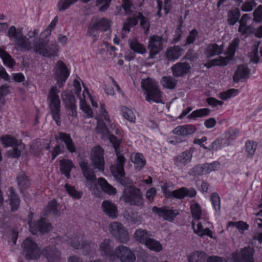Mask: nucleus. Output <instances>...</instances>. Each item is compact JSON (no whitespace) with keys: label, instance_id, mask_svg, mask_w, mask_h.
Returning a JSON list of instances; mask_svg holds the SVG:
<instances>
[{"label":"nucleus","instance_id":"f257e3e1","mask_svg":"<svg viewBox=\"0 0 262 262\" xmlns=\"http://www.w3.org/2000/svg\"><path fill=\"white\" fill-rule=\"evenodd\" d=\"M141 88L145 92L146 101L157 103L162 102V92L154 79L150 77L142 79Z\"/></svg>","mask_w":262,"mask_h":262},{"label":"nucleus","instance_id":"f03ea898","mask_svg":"<svg viewBox=\"0 0 262 262\" xmlns=\"http://www.w3.org/2000/svg\"><path fill=\"white\" fill-rule=\"evenodd\" d=\"M1 141L4 147H12V149L7 151L9 157L17 158L20 157L21 152L25 149V145L21 140L17 139L15 137L5 135L1 138Z\"/></svg>","mask_w":262,"mask_h":262},{"label":"nucleus","instance_id":"7ed1b4c3","mask_svg":"<svg viewBox=\"0 0 262 262\" xmlns=\"http://www.w3.org/2000/svg\"><path fill=\"white\" fill-rule=\"evenodd\" d=\"M8 36L16 46L23 50L29 51L32 48L31 42L26 36L24 35L23 28L11 26L8 29Z\"/></svg>","mask_w":262,"mask_h":262},{"label":"nucleus","instance_id":"20e7f679","mask_svg":"<svg viewBox=\"0 0 262 262\" xmlns=\"http://www.w3.org/2000/svg\"><path fill=\"white\" fill-rule=\"evenodd\" d=\"M59 92L60 91L56 86H53L50 90L48 96L50 112L53 119L58 125L60 123V101L58 95Z\"/></svg>","mask_w":262,"mask_h":262},{"label":"nucleus","instance_id":"39448f33","mask_svg":"<svg viewBox=\"0 0 262 262\" xmlns=\"http://www.w3.org/2000/svg\"><path fill=\"white\" fill-rule=\"evenodd\" d=\"M161 189L164 197L166 199L173 198L182 200L185 197L192 198L196 195V191L193 188L188 189L185 187H182L178 189L171 191L168 189V186L166 183L161 186Z\"/></svg>","mask_w":262,"mask_h":262},{"label":"nucleus","instance_id":"423d86ee","mask_svg":"<svg viewBox=\"0 0 262 262\" xmlns=\"http://www.w3.org/2000/svg\"><path fill=\"white\" fill-rule=\"evenodd\" d=\"M123 196L126 203L137 206L142 205L144 200L141 190L134 186H130L124 189Z\"/></svg>","mask_w":262,"mask_h":262},{"label":"nucleus","instance_id":"0eeeda50","mask_svg":"<svg viewBox=\"0 0 262 262\" xmlns=\"http://www.w3.org/2000/svg\"><path fill=\"white\" fill-rule=\"evenodd\" d=\"M104 150L99 145L94 146L91 150L90 159L93 167L99 171H103L104 169Z\"/></svg>","mask_w":262,"mask_h":262},{"label":"nucleus","instance_id":"6e6552de","mask_svg":"<svg viewBox=\"0 0 262 262\" xmlns=\"http://www.w3.org/2000/svg\"><path fill=\"white\" fill-rule=\"evenodd\" d=\"M33 48L36 53L47 57L56 56L58 51L56 43L47 45V42L43 40L34 42Z\"/></svg>","mask_w":262,"mask_h":262},{"label":"nucleus","instance_id":"1a4fd4ad","mask_svg":"<svg viewBox=\"0 0 262 262\" xmlns=\"http://www.w3.org/2000/svg\"><path fill=\"white\" fill-rule=\"evenodd\" d=\"M23 254L28 260H36L41 253L37 244L30 238H27L23 243Z\"/></svg>","mask_w":262,"mask_h":262},{"label":"nucleus","instance_id":"9d476101","mask_svg":"<svg viewBox=\"0 0 262 262\" xmlns=\"http://www.w3.org/2000/svg\"><path fill=\"white\" fill-rule=\"evenodd\" d=\"M109 230L112 235L119 242L125 244L129 240V236L127 230L118 222L112 223L109 227Z\"/></svg>","mask_w":262,"mask_h":262},{"label":"nucleus","instance_id":"9b49d317","mask_svg":"<svg viewBox=\"0 0 262 262\" xmlns=\"http://www.w3.org/2000/svg\"><path fill=\"white\" fill-rule=\"evenodd\" d=\"M114 243L109 239H104L100 245V251L102 256L110 261L116 259L118 246L114 249Z\"/></svg>","mask_w":262,"mask_h":262},{"label":"nucleus","instance_id":"f8f14e48","mask_svg":"<svg viewBox=\"0 0 262 262\" xmlns=\"http://www.w3.org/2000/svg\"><path fill=\"white\" fill-rule=\"evenodd\" d=\"M148 48L149 50L148 59H154L163 49L162 37L154 35L149 39Z\"/></svg>","mask_w":262,"mask_h":262},{"label":"nucleus","instance_id":"ddd939ff","mask_svg":"<svg viewBox=\"0 0 262 262\" xmlns=\"http://www.w3.org/2000/svg\"><path fill=\"white\" fill-rule=\"evenodd\" d=\"M47 262H60L61 251L54 245L46 246L40 252Z\"/></svg>","mask_w":262,"mask_h":262},{"label":"nucleus","instance_id":"4468645a","mask_svg":"<svg viewBox=\"0 0 262 262\" xmlns=\"http://www.w3.org/2000/svg\"><path fill=\"white\" fill-rule=\"evenodd\" d=\"M152 211L159 216L162 217L164 220L169 222H173L178 214L177 210L167 209L166 206H154L152 208Z\"/></svg>","mask_w":262,"mask_h":262},{"label":"nucleus","instance_id":"2eb2a0df","mask_svg":"<svg viewBox=\"0 0 262 262\" xmlns=\"http://www.w3.org/2000/svg\"><path fill=\"white\" fill-rule=\"evenodd\" d=\"M253 254V248L244 247L240 253L233 252L231 256L234 262H254Z\"/></svg>","mask_w":262,"mask_h":262},{"label":"nucleus","instance_id":"dca6fc26","mask_svg":"<svg viewBox=\"0 0 262 262\" xmlns=\"http://www.w3.org/2000/svg\"><path fill=\"white\" fill-rule=\"evenodd\" d=\"M55 70V79L59 87H61L69 75V71L64 63L61 61L57 62Z\"/></svg>","mask_w":262,"mask_h":262},{"label":"nucleus","instance_id":"f3484780","mask_svg":"<svg viewBox=\"0 0 262 262\" xmlns=\"http://www.w3.org/2000/svg\"><path fill=\"white\" fill-rule=\"evenodd\" d=\"M29 228L32 234H35L38 232L43 234L51 230L52 226L46 219L41 217L37 222L30 223Z\"/></svg>","mask_w":262,"mask_h":262},{"label":"nucleus","instance_id":"a211bd4d","mask_svg":"<svg viewBox=\"0 0 262 262\" xmlns=\"http://www.w3.org/2000/svg\"><path fill=\"white\" fill-rule=\"evenodd\" d=\"M62 100L66 107L70 109L69 114L72 116L77 115L76 111L75 100L71 91L65 90L61 95Z\"/></svg>","mask_w":262,"mask_h":262},{"label":"nucleus","instance_id":"6ab92c4d","mask_svg":"<svg viewBox=\"0 0 262 262\" xmlns=\"http://www.w3.org/2000/svg\"><path fill=\"white\" fill-rule=\"evenodd\" d=\"M170 69L174 77H183L190 72L191 66L187 62H178Z\"/></svg>","mask_w":262,"mask_h":262},{"label":"nucleus","instance_id":"aec40b11","mask_svg":"<svg viewBox=\"0 0 262 262\" xmlns=\"http://www.w3.org/2000/svg\"><path fill=\"white\" fill-rule=\"evenodd\" d=\"M117 254L116 259H119L121 262H134L136 260L134 253L125 246H118Z\"/></svg>","mask_w":262,"mask_h":262},{"label":"nucleus","instance_id":"412c9836","mask_svg":"<svg viewBox=\"0 0 262 262\" xmlns=\"http://www.w3.org/2000/svg\"><path fill=\"white\" fill-rule=\"evenodd\" d=\"M192 154L191 148L184 150L174 158V164L178 167L182 168L191 161Z\"/></svg>","mask_w":262,"mask_h":262},{"label":"nucleus","instance_id":"4be33fe9","mask_svg":"<svg viewBox=\"0 0 262 262\" xmlns=\"http://www.w3.org/2000/svg\"><path fill=\"white\" fill-rule=\"evenodd\" d=\"M196 128L192 124L180 125L175 127L172 131L174 135L185 137L194 133Z\"/></svg>","mask_w":262,"mask_h":262},{"label":"nucleus","instance_id":"5701e85b","mask_svg":"<svg viewBox=\"0 0 262 262\" xmlns=\"http://www.w3.org/2000/svg\"><path fill=\"white\" fill-rule=\"evenodd\" d=\"M46 148L50 149V143L45 140H37L34 141L30 146V152L35 156L41 155L42 150Z\"/></svg>","mask_w":262,"mask_h":262},{"label":"nucleus","instance_id":"b1692460","mask_svg":"<svg viewBox=\"0 0 262 262\" xmlns=\"http://www.w3.org/2000/svg\"><path fill=\"white\" fill-rule=\"evenodd\" d=\"M250 70L248 67L244 64H239L237 67L233 76V81L234 83H238L243 79L249 77Z\"/></svg>","mask_w":262,"mask_h":262},{"label":"nucleus","instance_id":"393cba45","mask_svg":"<svg viewBox=\"0 0 262 262\" xmlns=\"http://www.w3.org/2000/svg\"><path fill=\"white\" fill-rule=\"evenodd\" d=\"M102 208L103 212L109 217L116 219L118 216V209L114 203L110 201L104 200L102 203Z\"/></svg>","mask_w":262,"mask_h":262},{"label":"nucleus","instance_id":"a878e982","mask_svg":"<svg viewBox=\"0 0 262 262\" xmlns=\"http://www.w3.org/2000/svg\"><path fill=\"white\" fill-rule=\"evenodd\" d=\"M182 48L179 46L168 47L165 53L168 61L173 62L179 59L182 55Z\"/></svg>","mask_w":262,"mask_h":262},{"label":"nucleus","instance_id":"bb28decb","mask_svg":"<svg viewBox=\"0 0 262 262\" xmlns=\"http://www.w3.org/2000/svg\"><path fill=\"white\" fill-rule=\"evenodd\" d=\"M117 158L113 165H111L110 168H115L117 172L119 169L123 170V166L126 162L125 157L121 153L120 146L113 147Z\"/></svg>","mask_w":262,"mask_h":262},{"label":"nucleus","instance_id":"cd10ccee","mask_svg":"<svg viewBox=\"0 0 262 262\" xmlns=\"http://www.w3.org/2000/svg\"><path fill=\"white\" fill-rule=\"evenodd\" d=\"M8 201L11 206V210L15 211L17 210L20 204V199L17 195L13 187H10L7 191Z\"/></svg>","mask_w":262,"mask_h":262},{"label":"nucleus","instance_id":"c85d7f7f","mask_svg":"<svg viewBox=\"0 0 262 262\" xmlns=\"http://www.w3.org/2000/svg\"><path fill=\"white\" fill-rule=\"evenodd\" d=\"M223 46H219L217 43H214L207 46L205 50V54L208 58H210L215 55H220L223 53Z\"/></svg>","mask_w":262,"mask_h":262},{"label":"nucleus","instance_id":"c756f323","mask_svg":"<svg viewBox=\"0 0 262 262\" xmlns=\"http://www.w3.org/2000/svg\"><path fill=\"white\" fill-rule=\"evenodd\" d=\"M229 59L228 57L219 56L218 58L208 60L204 66L207 69H210L215 66L225 67L228 64L229 62Z\"/></svg>","mask_w":262,"mask_h":262},{"label":"nucleus","instance_id":"7c9ffc66","mask_svg":"<svg viewBox=\"0 0 262 262\" xmlns=\"http://www.w3.org/2000/svg\"><path fill=\"white\" fill-rule=\"evenodd\" d=\"M239 43L240 39L238 37L234 38L229 43L227 48L226 51L225 53V54L227 55V56H226L225 57H228L229 61L232 60L233 57L234 56L236 50L239 48Z\"/></svg>","mask_w":262,"mask_h":262},{"label":"nucleus","instance_id":"2f4dec72","mask_svg":"<svg viewBox=\"0 0 262 262\" xmlns=\"http://www.w3.org/2000/svg\"><path fill=\"white\" fill-rule=\"evenodd\" d=\"M93 25L95 28H97L100 31L104 32L108 30L111 27L112 21L105 17H102L93 22Z\"/></svg>","mask_w":262,"mask_h":262},{"label":"nucleus","instance_id":"473e14b6","mask_svg":"<svg viewBox=\"0 0 262 262\" xmlns=\"http://www.w3.org/2000/svg\"><path fill=\"white\" fill-rule=\"evenodd\" d=\"M56 138L63 141L65 143L67 149L70 152H73L75 151V147L70 135L65 133L60 132L58 134V137Z\"/></svg>","mask_w":262,"mask_h":262},{"label":"nucleus","instance_id":"72a5a7b5","mask_svg":"<svg viewBox=\"0 0 262 262\" xmlns=\"http://www.w3.org/2000/svg\"><path fill=\"white\" fill-rule=\"evenodd\" d=\"M207 254L201 251H195L187 257L188 262H207Z\"/></svg>","mask_w":262,"mask_h":262},{"label":"nucleus","instance_id":"f704fd0d","mask_svg":"<svg viewBox=\"0 0 262 262\" xmlns=\"http://www.w3.org/2000/svg\"><path fill=\"white\" fill-rule=\"evenodd\" d=\"M149 232L146 229H138L134 233L135 239L142 245H145L148 239L150 238Z\"/></svg>","mask_w":262,"mask_h":262},{"label":"nucleus","instance_id":"c9c22d12","mask_svg":"<svg viewBox=\"0 0 262 262\" xmlns=\"http://www.w3.org/2000/svg\"><path fill=\"white\" fill-rule=\"evenodd\" d=\"M97 182L102 190L105 193L109 195H114L116 193V188L110 185L104 178H98Z\"/></svg>","mask_w":262,"mask_h":262},{"label":"nucleus","instance_id":"e433bc0d","mask_svg":"<svg viewBox=\"0 0 262 262\" xmlns=\"http://www.w3.org/2000/svg\"><path fill=\"white\" fill-rule=\"evenodd\" d=\"M60 170L62 174H64L68 179L70 178V171L74 165L72 161L62 159L60 161Z\"/></svg>","mask_w":262,"mask_h":262},{"label":"nucleus","instance_id":"4c0bfd02","mask_svg":"<svg viewBox=\"0 0 262 262\" xmlns=\"http://www.w3.org/2000/svg\"><path fill=\"white\" fill-rule=\"evenodd\" d=\"M132 161L134 164L135 169L138 171H140L146 164V160L143 155L140 152L135 154Z\"/></svg>","mask_w":262,"mask_h":262},{"label":"nucleus","instance_id":"58836bf2","mask_svg":"<svg viewBox=\"0 0 262 262\" xmlns=\"http://www.w3.org/2000/svg\"><path fill=\"white\" fill-rule=\"evenodd\" d=\"M205 163L199 164L190 169L189 174L194 178H198L207 174Z\"/></svg>","mask_w":262,"mask_h":262},{"label":"nucleus","instance_id":"ea45409f","mask_svg":"<svg viewBox=\"0 0 262 262\" xmlns=\"http://www.w3.org/2000/svg\"><path fill=\"white\" fill-rule=\"evenodd\" d=\"M111 172L113 176V177L115 178V179L122 186H126L127 185V182L125 179V172L124 170V166H123V171L122 170L119 169L118 172H117V170L115 168H110Z\"/></svg>","mask_w":262,"mask_h":262},{"label":"nucleus","instance_id":"a19ab883","mask_svg":"<svg viewBox=\"0 0 262 262\" xmlns=\"http://www.w3.org/2000/svg\"><path fill=\"white\" fill-rule=\"evenodd\" d=\"M177 80L171 76H165L162 78L161 83L164 88L173 90L177 84Z\"/></svg>","mask_w":262,"mask_h":262},{"label":"nucleus","instance_id":"79ce46f5","mask_svg":"<svg viewBox=\"0 0 262 262\" xmlns=\"http://www.w3.org/2000/svg\"><path fill=\"white\" fill-rule=\"evenodd\" d=\"M129 47L134 52L139 54H143L146 52L145 46L139 42L137 39H133L129 41Z\"/></svg>","mask_w":262,"mask_h":262},{"label":"nucleus","instance_id":"37998d69","mask_svg":"<svg viewBox=\"0 0 262 262\" xmlns=\"http://www.w3.org/2000/svg\"><path fill=\"white\" fill-rule=\"evenodd\" d=\"M241 12L238 8H235L228 11V23L230 25L233 26L239 21Z\"/></svg>","mask_w":262,"mask_h":262},{"label":"nucleus","instance_id":"c03bdc74","mask_svg":"<svg viewBox=\"0 0 262 262\" xmlns=\"http://www.w3.org/2000/svg\"><path fill=\"white\" fill-rule=\"evenodd\" d=\"M190 209L193 221H199L202 215V210L200 205L198 203H191Z\"/></svg>","mask_w":262,"mask_h":262},{"label":"nucleus","instance_id":"a18cd8bd","mask_svg":"<svg viewBox=\"0 0 262 262\" xmlns=\"http://www.w3.org/2000/svg\"><path fill=\"white\" fill-rule=\"evenodd\" d=\"M60 206L57 203L56 201L53 200L48 203V206L45 209L46 213L45 215L52 214L56 215H59L61 213L60 211Z\"/></svg>","mask_w":262,"mask_h":262},{"label":"nucleus","instance_id":"49530a36","mask_svg":"<svg viewBox=\"0 0 262 262\" xmlns=\"http://www.w3.org/2000/svg\"><path fill=\"white\" fill-rule=\"evenodd\" d=\"M210 110L208 108H203L193 111L190 114L187 118L189 119L195 120L198 118H202L208 116Z\"/></svg>","mask_w":262,"mask_h":262},{"label":"nucleus","instance_id":"de8ad7c7","mask_svg":"<svg viewBox=\"0 0 262 262\" xmlns=\"http://www.w3.org/2000/svg\"><path fill=\"white\" fill-rule=\"evenodd\" d=\"M0 57L3 60L4 64L9 68L13 67L15 63L11 56L3 48H0Z\"/></svg>","mask_w":262,"mask_h":262},{"label":"nucleus","instance_id":"09e8293b","mask_svg":"<svg viewBox=\"0 0 262 262\" xmlns=\"http://www.w3.org/2000/svg\"><path fill=\"white\" fill-rule=\"evenodd\" d=\"M16 179L20 192H22L23 189L29 187L30 184L29 181L28 177L24 172H20L18 174Z\"/></svg>","mask_w":262,"mask_h":262},{"label":"nucleus","instance_id":"8fccbe9b","mask_svg":"<svg viewBox=\"0 0 262 262\" xmlns=\"http://www.w3.org/2000/svg\"><path fill=\"white\" fill-rule=\"evenodd\" d=\"M145 246L149 250L156 252H159L163 249L162 245L159 241L151 238L148 239Z\"/></svg>","mask_w":262,"mask_h":262},{"label":"nucleus","instance_id":"3c124183","mask_svg":"<svg viewBox=\"0 0 262 262\" xmlns=\"http://www.w3.org/2000/svg\"><path fill=\"white\" fill-rule=\"evenodd\" d=\"M257 143L254 141L247 140L245 143V151L247 157L252 158L255 154Z\"/></svg>","mask_w":262,"mask_h":262},{"label":"nucleus","instance_id":"603ef678","mask_svg":"<svg viewBox=\"0 0 262 262\" xmlns=\"http://www.w3.org/2000/svg\"><path fill=\"white\" fill-rule=\"evenodd\" d=\"M97 125L96 130L98 134L104 135L110 133V130L107 127L106 123L102 118H96Z\"/></svg>","mask_w":262,"mask_h":262},{"label":"nucleus","instance_id":"864d4df0","mask_svg":"<svg viewBox=\"0 0 262 262\" xmlns=\"http://www.w3.org/2000/svg\"><path fill=\"white\" fill-rule=\"evenodd\" d=\"M121 111L124 118L130 122L135 123L136 122V116L132 110L126 106H123L121 108Z\"/></svg>","mask_w":262,"mask_h":262},{"label":"nucleus","instance_id":"5fc2aeb1","mask_svg":"<svg viewBox=\"0 0 262 262\" xmlns=\"http://www.w3.org/2000/svg\"><path fill=\"white\" fill-rule=\"evenodd\" d=\"M85 163L83 161V176L92 183H96L97 178L94 171L91 169L85 170Z\"/></svg>","mask_w":262,"mask_h":262},{"label":"nucleus","instance_id":"6e6d98bb","mask_svg":"<svg viewBox=\"0 0 262 262\" xmlns=\"http://www.w3.org/2000/svg\"><path fill=\"white\" fill-rule=\"evenodd\" d=\"M78 0H59L57 4L58 11L61 12L68 9L71 5L74 4Z\"/></svg>","mask_w":262,"mask_h":262},{"label":"nucleus","instance_id":"4d7b16f0","mask_svg":"<svg viewBox=\"0 0 262 262\" xmlns=\"http://www.w3.org/2000/svg\"><path fill=\"white\" fill-rule=\"evenodd\" d=\"M138 18L140 20L141 27L145 30L146 32H148L150 27L148 19L140 12H138Z\"/></svg>","mask_w":262,"mask_h":262},{"label":"nucleus","instance_id":"13d9d810","mask_svg":"<svg viewBox=\"0 0 262 262\" xmlns=\"http://www.w3.org/2000/svg\"><path fill=\"white\" fill-rule=\"evenodd\" d=\"M211 201L213 208L216 211H220L221 209V200L219 195L213 192L211 195Z\"/></svg>","mask_w":262,"mask_h":262},{"label":"nucleus","instance_id":"bf43d9fd","mask_svg":"<svg viewBox=\"0 0 262 262\" xmlns=\"http://www.w3.org/2000/svg\"><path fill=\"white\" fill-rule=\"evenodd\" d=\"M112 0H96V6H99V11L100 12H104L107 10L110 6Z\"/></svg>","mask_w":262,"mask_h":262},{"label":"nucleus","instance_id":"052dcab7","mask_svg":"<svg viewBox=\"0 0 262 262\" xmlns=\"http://www.w3.org/2000/svg\"><path fill=\"white\" fill-rule=\"evenodd\" d=\"M256 5L255 0H248L243 4L241 10L243 12H250Z\"/></svg>","mask_w":262,"mask_h":262},{"label":"nucleus","instance_id":"680f3d73","mask_svg":"<svg viewBox=\"0 0 262 262\" xmlns=\"http://www.w3.org/2000/svg\"><path fill=\"white\" fill-rule=\"evenodd\" d=\"M65 188L68 193L74 199H79L81 198L80 193L77 191L74 187L66 184Z\"/></svg>","mask_w":262,"mask_h":262},{"label":"nucleus","instance_id":"e2e57ef3","mask_svg":"<svg viewBox=\"0 0 262 262\" xmlns=\"http://www.w3.org/2000/svg\"><path fill=\"white\" fill-rule=\"evenodd\" d=\"M199 35V32L196 29H193L191 30L189 35L187 36L185 45H188L194 43Z\"/></svg>","mask_w":262,"mask_h":262},{"label":"nucleus","instance_id":"0e129e2a","mask_svg":"<svg viewBox=\"0 0 262 262\" xmlns=\"http://www.w3.org/2000/svg\"><path fill=\"white\" fill-rule=\"evenodd\" d=\"M96 118H102L107 123H110L111 122L108 112L105 109V105L104 104H101L100 107V115Z\"/></svg>","mask_w":262,"mask_h":262},{"label":"nucleus","instance_id":"69168bd1","mask_svg":"<svg viewBox=\"0 0 262 262\" xmlns=\"http://www.w3.org/2000/svg\"><path fill=\"white\" fill-rule=\"evenodd\" d=\"M122 4L121 7L125 12L127 15L131 14L133 13L132 8L133 3L131 0H122Z\"/></svg>","mask_w":262,"mask_h":262},{"label":"nucleus","instance_id":"338daca9","mask_svg":"<svg viewBox=\"0 0 262 262\" xmlns=\"http://www.w3.org/2000/svg\"><path fill=\"white\" fill-rule=\"evenodd\" d=\"M253 21L256 23H260L262 21V5H259L254 11Z\"/></svg>","mask_w":262,"mask_h":262},{"label":"nucleus","instance_id":"774afa93","mask_svg":"<svg viewBox=\"0 0 262 262\" xmlns=\"http://www.w3.org/2000/svg\"><path fill=\"white\" fill-rule=\"evenodd\" d=\"M229 224L230 225H233L238 230L243 231L248 230L249 227L246 222L243 221L230 222Z\"/></svg>","mask_w":262,"mask_h":262}]
</instances>
